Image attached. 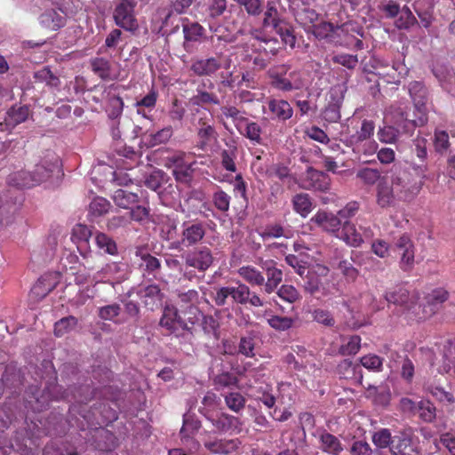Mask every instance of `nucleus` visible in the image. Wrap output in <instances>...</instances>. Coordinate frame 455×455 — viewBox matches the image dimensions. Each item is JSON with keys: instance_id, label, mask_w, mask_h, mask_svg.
<instances>
[{"instance_id": "26", "label": "nucleus", "mask_w": 455, "mask_h": 455, "mask_svg": "<svg viewBox=\"0 0 455 455\" xmlns=\"http://www.w3.org/2000/svg\"><path fill=\"white\" fill-rule=\"evenodd\" d=\"M336 236L352 247H359L363 243V235L357 231L355 224L347 220L343 223L340 233L336 234Z\"/></svg>"}, {"instance_id": "60", "label": "nucleus", "mask_w": 455, "mask_h": 455, "mask_svg": "<svg viewBox=\"0 0 455 455\" xmlns=\"http://www.w3.org/2000/svg\"><path fill=\"white\" fill-rule=\"evenodd\" d=\"M191 103L195 106H202L204 104L219 105V97L212 92L206 91H198L196 95L191 98Z\"/></svg>"}, {"instance_id": "15", "label": "nucleus", "mask_w": 455, "mask_h": 455, "mask_svg": "<svg viewBox=\"0 0 455 455\" xmlns=\"http://www.w3.org/2000/svg\"><path fill=\"white\" fill-rule=\"evenodd\" d=\"M259 266L265 271L267 275V281H265L263 284V291L267 294H271L282 283L283 271L275 267V262L272 259H261Z\"/></svg>"}, {"instance_id": "29", "label": "nucleus", "mask_w": 455, "mask_h": 455, "mask_svg": "<svg viewBox=\"0 0 455 455\" xmlns=\"http://www.w3.org/2000/svg\"><path fill=\"white\" fill-rule=\"evenodd\" d=\"M39 178H33L30 172L20 171L13 172L8 177V184L19 188H28L40 184Z\"/></svg>"}, {"instance_id": "62", "label": "nucleus", "mask_w": 455, "mask_h": 455, "mask_svg": "<svg viewBox=\"0 0 455 455\" xmlns=\"http://www.w3.org/2000/svg\"><path fill=\"white\" fill-rule=\"evenodd\" d=\"M231 299L233 302L246 305L248 296L251 294V289L245 283H239L236 287L231 286Z\"/></svg>"}, {"instance_id": "43", "label": "nucleus", "mask_w": 455, "mask_h": 455, "mask_svg": "<svg viewBox=\"0 0 455 455\" xmlns=\"http://www.w3.org/2000/svg\"><path fill=\"white\" fill-rule=\"evenodd\" d=\"M95 243L97 247L105 253L109 255H116L117 253L116 243L103 232H97L95 234Z\"/></svg>"}, {"instance_id": "40", "label": "nucleus", "mask_w": 455, "mask_h": 455, "mask_svg": "<svg viewBox=\"0 0 455 455\" xmlns=\"http://www.w3.org/2000/svg\"><path fill=\"white\" fill-rule=\"evenodd\" d=\"M58 163L59 161L57 158L55 159L54 163H48L47 161H44L38 164H36L33 172L30 173L33 175L34 180H36V178L41 179L40 183H42L51 177L54 169L58 167Z\"/></svg>"}, {"instance_id": "27", "label": "nucleus", "mask_w": 455, "mask_h": 455, "mask_svg": "<svg viewBox=\"0 0 455 455\" xmlns=\"http://www.w3.org/2000/svg\"><path fill=\"white\" fill-rule=\"evenodd\" d=\"M184 154L180 153L173 156L169 160L174 164L172 171L173 176L177 181L188 183L192 178L193 170L190 164H183Z\"/></svg>"}, {"instance_id": "4", "label": "nucleus", "mask_w": 455, "mask_h": 455, "mask_svg": "<svg viewBox=\"0 0 455 455\" xmlns=\"http://www.w3.org/2000/svg\"><path fill=\"white\" fill-rule=\"evenodd\" d=\"M391 183L397 196V201L410 203L420 192L423 180H418L412 173L402 171L392 176Z\"/></svg>"}, {"instance_id": "32", "label": "nucleus", "mask_w": 455, "mask_h": 455, "mask_svg": "<svg viewBox=\"0 0 455 455\" xmlns=\"http://www.w3.org/2000/svg\"><path fill=\"white\" fill-rule=\"evenodd\" d=\"M112 199L116 206L130 209L132 205L139 203V196L124 188L116 189Z\"/></svg>"}, {"instance_id": "25", "label": "nucleus", "mask_w": 455, "mask_h": 455, "mask_svg": "<svg viewBox=\"0 0 455 455\" xmlns=\"http://www.w3.org/2000/svg\"><path fill=\"white\" fill-rule=\"evenodd\" d=\"M307 188L327 192L331 187V178L323 172L309 168L307 170Z\"/></svg>"}, {"instance_id": "17", "label": "nucleus", "mask_w": 455, "mask_h": 455, "mask_svg": "<svg viewBox=\"0 0 455 455\" xmlns=\"http://www.w3.org/2000/svg\"><path fill=\"white\" fill-rule=\"evenodd\" d=\"M39 390L36 388L35 392L31 391L32 397L28 400V407L34 411H42L46 410L49 407L50 401L52 400H60V399H67L68 394L66 391L61 393L60 395H54L52 394V390L50 387H47L44 390L40 395Z\"/></svg>"}, {"instance_id": "19", "label": "nucleus", "mask_w": 455, "mask_h": 455, "mask_svg": "<svg viewBox=\"0 0 455 455\" xmlns=\"http://www.w3.org/2000/svg\"><path fill=\"white\" fill-rule=\"evenodd\" d=\"M397 200L394 187L389 184L386 178H383L377 184L376 203L381 209L394 207Z\"/></svg>"}, {"instance_id": "54", "label": "nucleus", "mask_w": 455, "mask_h": 455, "mask_svg": "<svg viewBox=\"0 0 455 455\" xmlns=\"http://www.w3.org/2000/svg\"><path fill=\"white\" fill-rule=\"evenodd\" d=\"M322 280L320 275L315 272L308 271L304 281V291L310 295H315L321 291Z\"/></svg>"}, {"instance_id": "52", "label": "nucleus", "mask_w": 455, "mask_h": 455, "mask_svg": "<svg viewBox=\"0 0 455 455\" xmlns=\"http://www.w3.org/2000/svg\"><path fill=\"white\" fill-rule=\"evenodd\" d=\"M371 441L377 448L385 449L389 447L391 449L394 443V437H392L389 429L381 428L372 435Z\"/></svg>"}, {"instance_id": "18", "label": "nucleus", "mask_w": 455, "mask_h": 455, "mask_svg": "<svg viewBox=\"0 0 455 455\" xmlns=\"http://www.w3.org/2000/svg\"><path fill=\"white\" fill-rule=\"evenodd\" d=\"M138 295L145 307L151 311L157 309L164 298V294L157 284H149L141 288Z\"/></svg>"}, {"instance_id": "49", "label": "nucleus", "mask_w": 455, "mask_h": 455, "mask_svg": "<svg viewBox=\"0 0 455 455\" xmlns=\"http://www.w3.org/2000/svg\"><path fill=\"white\" fill-rule=\"evenodd\" d=\"M425 422H432L436 417V409L429 400H421L418 403L417 412Z\"/></svg>"}, {"instance_id": "50", "label": "nucleus", "mask_w": 455, "mask_h": 455, "mask_svg": "<svg viewBox=\"0 0 455 455\" xmlns=\"http://www.w3.org/2000/svg\"><path fill=\"white\" fill-rule=\"evenodd\" d=\"M78 323L76 317L68 315L57 321L54 324V334L57 337H62L63 335L71 331Z\"/></svg>"}, {"instance_id": "12", "label": "nucleus", "mask_w": 455, "mask_h": 455, "mask_svg": "<svg viewBox=\"0 0 455 455\" xmlns=\"http://www.w3.org/2000/svg\"><path fill=\"white\" fill-rule=\"evenodd\" d=\"M185 265L200 273H205L213 264L214 257L207 246L196 247L184 255Z\"/></svg>"}, {"instance_id": "36", "label": "nucleus", "mask_w": 455, "mask_h": 455, "mask_svg": "<svg viewBox=\"0 0 455 455\" xmlns=\"http://www.w3.org/2000/svg\"><path fill=\"white\" fill-rule=\"evenodd\" d=\"M90 65L92 72L102 80L111 79V63L103 57L91 59Z\"/></svg>"}, {"instance_id": "11", "label": "nucleus", "mask_w": 455, "mask_h": 455, "mask_svg": "<svg viewBox=\"0 0 455 455\" xmlns=\"http://www.w3.org/2000/svg\"><path fill=\"white\" fill-rule=\"evenodd\" d=\"M395 250L399 254V267L403 272H411L415 266V245L407 234L400 235L395 243Z\"/></svg>"}, {"instance_id": "24", "label": "nucleus", "mask_w": 455, "mask_h": 455, "mask_svg": "<svg viewBox=\"0 0 455 455\" xmlns=\"http://www.w3.org/2000/svg\"><path fill=\"white\" fill-rule=\"evenodd\" d=\"M390 114L395 124L406 134H411L418 126L417 121L408 119L407 112L403 107L392 106L390 108Z\"/></svg>"}, {"instance_id": "28", "label": "nucleus", "mask_w": 455, "mask_h": 455, "mask_svg": "<svg viewBox=\"0 0 455 455\" xmlns=\"http://www.w3.org/2000/svg\"><path fill=\"white\" fill-rule=\"evenodd\" d=\"M30 115L29 107L27 105H13L7 112L4 118L6 125L15 127L28 120Z\"/></svg>"}, {"instance_id": "14", "label": "nucleus", "mask_w": 455, "mask_h": 455, "mask_svg": "<svg viewBox=\"0 0 455 455\" xmlns=\"http://www.w3.org/2000/svg\"><path fill=\"white\" fill-rule=\"evenodd\" d=\"M408 90L415 108L421 115L419 118V123L422 125L427 121V105L429 100L428 90L426 85L419 81L411 82Z\"/></svg>"}, {"instance_id": "38", "label": "nucleus", "mask_w": 455, "mask_h": 455, "mask_svg": "<svg viewBox=\"0 0 455 455\" xmlns=\"http://www.w3.org/2000/svg\"><path fill=\"white\" fill-rule=\"evenodd\" d=\"M198 318L204 334L218 339L220 337V323L218 320L211 315H204L200 310Z\"/></svg>"}, {"instance_id": "41", "label": "nucleus", "mask_w": 455, "mask_h": 455, "mask_svg": "<svg viewBox=\"0 0 455 455\" xmlns=\"http://www.w3.org/2000/svg\"><path fill=\"white\" fill-rule=\"evenodd\" d=\"M112 205L104 197H95L89 204V215L93 218L101 217L110 211Z\"/></svg>"}, {"instance_id": "63", "label": "nucleus", "mask_w": 455, "mask_h": 455, "mask_svg": "<svg viewBox=\"0 0 455 455\" xmlns=\"http://www.w3.org/2000/svg\"><path fill=\"white\" fill-rule=\"evenodd\" d=\"M230 201L231 196L221 189L217 190L212 195V203L221 212H227L229 210Z\"/></svg>"}, {"instance_id": "21", "label": "nucleus", "mask_w": 455, "mask_h": 455, "mask_svg": "<svg viewBox=\"0 0 455 455\" xmlns=\"http://www.w3.org/2000/svg\"><path fill=\"white\" fill-rule=\"evenodd\" d=\"M394 443L391 446L393 455H418V451L410 434L401 432L394 436Z\"/></svg>"}, {"instance_id": "53", "label": "nucleus", "mask_w": 455, "mask_h": 455, "mask_svg": "<svg viewBox=\"0 0 455 455\" xmlns=\"http://www.w3.org/2000/svg\"><path fill=\"white\" fill-rule=\"evenodd\" d=\"M400 130L399 127L393 125H385L379 129L377 132L378 139L382 143L393 144L395 143L399 138Z\"/></svg>"}, {"instance_id": "59", "label": "nucleus", "mask_w": 455, "mask_h": 455, "mask_svg": "<svg viewBox=\"0 0 455 455\" xmlns=\"http://www.w3.org/2000/svg\"><path fill=\"white\" fill-rule=\"evenodd\" d=\"M295 18L303 27H311L318 20V14L315 10L305 7L296 12Z\"/></svg>"}, {"instance_id": "47", "label": "nucleus", "mask_w": 455, "mask_h": 455, "mask_svg": "<svg viewBox=\"0 0 455 455\" xmlns=\"http://www.w3.org/2000/svg\"><path fill=\"white\" fill-rule=\"evenodd\" d=\"M35 81L44 83L50 87H58L60 84V78L54 75L49 67H44L34 73Z\"/></svg>"}, {"instance_id": "51", "label": "nucleus", "mask_w": 455, "mask_h": 455, "mask_svg": "<svg viewBox=\"0 0 455 455\" xmlns=\"http://www.w3.org/2000/svg\"><path fill=\"white\" fill-rule=\"evenodd\" d=\"M254 47L253 52H263L265 54H269L272 56L277 55L279 50L281 49V44L276 38H267L260 41L258 46L252 44Z\"/></svg>"}, {"instance_id": "37", "label": "nucleus", "mask_w": 455, "mask_h": 455, "mask_svg": "<svg viewBox=\"0 0 455 455\" xmlns=\"http://www.w3.org/2000/svg\"><path fill=\"white\" fill-rule=\"evenodd\" d=\"M184 39L188 42H196L204 35V28L198 22H190L188 18L182 19Z\"/></svg>"}, {"instance_id": "30", "label": "nucleus", "mask_w": 455, "mask_h": 455, "mask_svg": "<svg viewBox=\"0 0 455 455\" xmlns=\"http://www.w3.org/2000/svg\"><path fill=\"white\" fill-rule=\"evenodd\" d=\"M135 256L140 259V267L148 274H153L161 267L160 260L148 253L145 248L138 247Z\"/></svg>"}, {"instance_id": "3", "label": "nucleus", "mask_w": 455, "mask_h": 455, "mask_svg": "<svg viewBox=\"0 0 455 455\" xmlns=\"http://www.w3.org/2000/svg\"><path fill=\"white\" fill-rule=\"evenodd\" d=\"M449 297V291L443 287L431 290L425 294L423 305H419L417 302V311L413 310L411 318L419 323L432 317L441 309L443 304L448 300Z\"/></svg>"}, {"instance_id": "5", "label": "nucleus", "mask_w": 455, "mask_h": 455, "mask_svg": "<svg viewBox=\"0 0 455 455\" xmlns=\"http://www.w3.org/2000/svg\"><path fill=\"white\" fill-rule=\"evenodd\" d=\"M206 420L211 424L212 430H204L203 435L213 434H239L243 428L242 420L234 415L223 411L211 412L205 415Z\"/></svg>"}, {"instance_id": "58", "label": "nucleus", "mask_w": 455, "mask_h": 455, "mask_svg": "<svg viewBox=\"0 0 455 455\" xmlns=\"http://www.w3.org/2000/svg\"><path fill=\"white\" fill-rule=\"evenodd\" d=\"M166 173L162 170L153 171L145 180V185L151 190L157 191L167 181Z\"/></svg>"}, {"instance_id": "61", "label": "nucleus", "mask_w": 455, "mask_h": 455, "mask_svg": "<svg viewBox=\"0 0 455 455\" xmlns=\"http://www.w3.org/2000/svg\"><path fill=\"white\" fill-rule=\"evenodd\" d=\"M443 367L446 372L452 371L455 374V339L450 341L444 347Z\"/></svg>"}, {"instance_id": "31", "label": "nucleus", "mask_w": 455, "mask_h": 455, "mask_svg": "<svg viewBox=\"0 0 455 455\" xmlns=\"http://www.w3.org/2000/svg\"><path fill=\"white\" fill-rule=\"evenodd\" d=\"M321 449L323 451L339 455L342 451V443L339 439L332 434L324 432L320 435Z\"/></svg>"}, {"instance_id": "33", "label": "nucleus", "mask_w": 455, "mask_h": 455, "mask_svg": "<svg viewBox=\"0 0 455 455\" xmlns=\"http://www.w3.org/2000/svg\"><path fill=\"white\" fill-rule=\"evenodd\" d=\"M239 275L252 286H263L265 277L263 274L252 266H243L238 269Z\"/></svg>"}, {"instance_id": "1", "label": "nucleus", "mask_w": 455, "mask_h": 455, "mask_svg": "<svg viewBox=\"0 0 455 455\" xmlns=\"http://www.w3.org/2000/svg\"><path fill=\"white\" fill-rule=\"evenodd\" d=\"M199 308L196 306H188L184 310H179L176 306L165 303L159 321L161 327L177 336L180 331L194 334L195 325L199 323Z\"/></svg>"}, {"instance_id": "6", "label": "nucleus", "mask_w": 455, "mask_h": 455, "mask_svg": "<svg viewBox=\"0 0 455 455\" xmlns=\"http://www.w3.org/2000/svg\"><path fill=\"white\" fill-rule=\"evenodd\" d=\"M263 26L272 28L282 39L284 45L294 48L296 44V36L293 28L291 24L281 19L278 11L274 6H268L264 13Z\"/></svg>"}, {"instance_id": "64", "label": "nucleus", "mask_w": 455, "mask_h": 455, "mask_svg": "<svg viewBox=\"0 0 455 455\" xmlns=\"http://www.w3.org/2000/svg\"><path fill=\"white\" fill-rule=\"evenodd\" d=\"M361 347V338L358 335L351 336L347 342L343 343L339 347V354L342 355H355Z\"/></svg>"}, {"instance_id": "22", "label": "nucleus", "mask_w": 455, "mask_h": 455, "mask_svg": "<svg viewBox=\"0 0 455 455\" xmlns=\"http://www.w3.org/2000/svg\"><path fill=\"white\" fill-rule=\"evenodd\" d=\"M267 108L274 120L285 122L293 115V108L285 100L270 99L267 101Z\"/></svg>"}, {"instance_id": "39", "label": "nucleus", "mask_w": 455, "mask_h": 455, "mask_svg": "<svg viewBox=\"0 0 455 455\" xmlns=\"http://www.w3.org/2000/svg\"><path fill=\"white\" fill-rule=\"evenodd\" d=\"M224 398L226 406L235 413H240L245 407V397L237 391L221 394Z\"/></svg>"}, {"instance_id": "55", "label": "nucleus", "mask_w": 455, "mask_h": 455, "mask_svg": "<svg viewBox=\"0 0 455 455\" xmlns=\"http://www.w3.org/2000/svg\"><path fill=\"white\" fill-rule=\"evenodd\" d=\"M47 276H41L31 289L30 294L36 299H42L47 296L55 287L51 283H46Z\"/></svg>"}, {"instance_id": "48", "label": "nucleus", "mask_w": 455, "mask_h": 455, "mask_svg": "<svg viewBox=\"0 0 455 455\" xmlns=\"http://www.w3.org/2000/svg\"><path fill=\"white\" fill-rule=\"evenodd\" d=\"M246 125L243 131L238 129L240 133L250 140L254 144H261L262 139H261V133L262 129L260 125L253 121H245Z\"/></svg>"}, {"instance_id": "57", "label": "nucleus", "mask_w": 455, "mask_h": 455, "mask_svg": "<svg viewBox=\"0 0 455 455\" xmlns=\"http://www.w3.org/2000/svg\"><path fill=\"white\" fill-rule=\"evenodd\" d=\"M268 325L278 331H284L291 329L293 325L294 320L288 316H280L271 315L267 319Z\"/></svg>"}, {"instance_id": "10", "label": "nucleus", "mask_w": 455, "mask_h": 455, "mask_svg": "<svg viewBox=\"0 0 455 455\" xmlns=\"http://www.w3.org/2000/svg\"><path fill=\"white\" fill-rule=\"evenodd\" d=\"M193 125L196 131L198 140L196 147L199 149L204 150L212 141L217 140L218 132L214 126V120L206 113H203L197 118L195 117Z\"/></svg>"}, {"instance_id": "23", "label": "nucleus", "mask_w": 455, "mask_h": 455, "mask_svg": "<svg viewBox=\"0 0 455 455\" xmlns=\"http://www.w3.org/2000/svg\"><path fill=\"white\" fill-rule=\"evenodd\" d=\"M312 220L326 232L339 234L340 228H342L340 217L332 213L318 212Z\"/></svg>"}, {"instance_id": "7", "label": "nucleus", "mask_w": 455, "mask_h": 455, "mask_svg": "<svg viewBox=\"0 0 455 455\" xmlns=\"http://www.w3.org/2000/svg\"><path fill=\"white\" fill-rule=\"evenodd\" d=\"M231 58L222 53L208 58L193 59L190 65V71L197 76H212L218 70L229 69Z\"/></svg>"}, {"instance_id": "42", "label": "nucleus", "mask_w": 455, "mask_h": 455, "mask_svg": "<svg viewBox=\"0 0 455 455\" xmlns=\"http://www.w3.org/2000/svg\"><path fill=\"white\" fill-rule=\"evenodd\" d=\"M416 24H418L416 17L414 16L411 9L408 6L404 5L400 12L399 17L396 19L395 22V27L400 30H408Z\"/></svg>"}, {"instance_id": "34", "label": "nucleus", "mask_w": 455, "mask_h": 455, "mask_svg": "<svg viewBox=\"0 0 455 455\" xmlns=\"http://www.w3.org/2000/svg\"><path fill=\"white\" fill-rule=\"evenodd\" d=\"M338 372L347 379H358L360 381L363 379L361 365L348 359L340 362L338 365Z\"/></svg>"}, {"instance_id": "9", "label": "nucleus", "mask_w": 455, "mask_h": 455, "mask_svg": "<svg viewBox=\"0 0 455 455\" xmlns=\"http://www.w3.org/2000/svg\"><path fill=\"white\" fill-rule=\"evenodd\" d=\"M385 299L388 303L398 305L402 307L403 314L408 321L415 322L411 316L413 310L417 311V302L419 299L418 291L410 292L403 287L395 288L393 291H387Z\"/></svg>"}, {"instance_id": "2", "label": "nucleus", "mask_w": 455, "mask_h": 455, "mask_svg": "<svg viewBox=\"0 0 455 455\" xmlns=\"http://www.w3.org/2000/svg\"><path fill=\"white\" fill-rule=\"evenodd\" d=\"M291 66L288 64H278L269 68L266 72V77L270 87L283 92L304 88L306 80L303 72L299 69L289 72Z\"/></svg>"}, {"instance_id": "56", "label": "nucleus", "mask_w": 455, "mask_h": 455, "mask_svg": "<svg viewBox=\"0 0 455 455\" xmlns=\"http://www.w3.org/2000/svg\"><path fill=\"white\" fill-rule=\"evenodd\" d=\"M368 391L371 395H374L373 401L376 404L386 407L390 403L391 392L387 387H370Z\"/></svg>"}, {"instance_id": "13", "label": "nucleus", "mask_w": 455, "mask_h": 455, "mask_svg": "<svg viewBox=\"0 0 455 455\" xmlns=\"http://www.w3.org/2000/svg\"><path fill=\"white\" fill-rule=\"evenodd\" d=\"M206 235L205 224L202 221H186L182 224L180 239L178 243L183 247L199 244Z\"/></svg>"}, {"instance_id": "44", "label": "nucleus", "mask_w": 455, "mask_h": 455, "mask_svg": "<svg viewBox=\"0 0 455 455\" xmlns=\"http://www.w3.org/2000/svg\"><path fill=\"white\" fill-rule=\"evenodd\" d=\"M280 299L290 304L296 303L301 299L300 292L291 284H282L276 291Z\"/></svg>"}, {"instance_id": "8", "label": "nucleus", "mask_w": 455, "mask_h": 455, "mask_svg": "<svg viewBox=\"0 0 455 455\" xmlns=\"http://www.w3.org/2000/svg\"><path fill=\"white\" fill-rule=\"evenodd\" d=\"M135 0H120L113 11L115 24L125 31L135 33L139 29V22L135 13Z\"/></svg>"}, {"instance_id": "46", "label": "nucleus", "mask_w": 455, "mask_h": 455, "mask_svg": "<svg viewBox=\"0 0 455 455\" xmlns=\"http://www.w3.org/2000/svg\"><path fill=\"white\" fill-rule=\"evenodd\" d=\"M356 178L359 179L364 185L373 186L378 184L381 178L380 172L378 169L364 167L357 171Z\"/></svg>"}, {"instance_id": "16", "label": "nucleus", "mask_w": 455, "mask_h": 455, "mask_svg": "<svg viewBox=\"0 0 455 455\" xmlns=\"http://www.w3.org/2000/svg\"><path fill=\"white\" fill-rule=\"evenodd\" d=\"M188 428L192 429V433L200 428L199 421H191L184 419L183 427L180 429V435L182 443H190L191 447L186 451L182 448H174L169 451L168 455H190L199 448V443L194 439L191 435L188 432Z\"/></svg>"}, {"instance_id": "20", "label": "nucleus", "mask_w": 455, "mask_h": 455, "mask_svg": "<svg viewBox=\"0 0 455 455\" xmlns=\"http://www.w3.org/2000/svg\"><path fill=\"white\" fill-rule=\"evenodd\" d=\"M375 124L371 120L364 119L362 122L360 129L349 138L347 139L346 144L352 147L353 151H360L362 143L371 140L374 134Z\"/></svg>"}, {"instance_id": "45", "label": "nucleus", "mask_w": 455, "mask_h": 455, "mask_svg": "<svg viewBox=\"0 0 455 455\" xmlns=\"http://www.w3.org/2000/svg\"><path fill=\"white\" fill-rule=\"evenodd\" d=\"M237 384L238 378L229 371H222L213 378V385L218 391L227 387H235Z\"/></svg>"}, {"instance_id": "35", "label": "nucleus", "mask_w": 455, "mask_h": 455, "mask_svg": "<svg viewBox=\"0 0 455 455\" xmlns=\"http://www.w3.org/2000/svg\"><path fill=\"white\" fill-rule=\"evenodd\" d=\"M293 210L302 217H307L312 211L313 203L308 194L299 193L292 197Z\"/></svg>"}]
</instances>
